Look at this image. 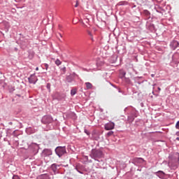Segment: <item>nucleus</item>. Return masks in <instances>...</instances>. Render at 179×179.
<instances>
[{"label": "nucleus", "mask_w": 179, "mask_h": 179, "mask_svg": "<svg viewBox=\"0 0 179 179\" xmlns=\"http://www.w3.org/2000/svg\"><path fill=\"white\" fill-rule=\"evenodd\" d=\"M104 157V154L103 153V151L100 149H93L91 151L90 157L92 159H94V160H96V162H100L99 159H101Z\"/></svg>", "instance_id": "nucleus-1"}, {"label": "nucleus", "mask_w": 179, "mask_h": 179, "mask_svg": "<svg viewBox=\"0 0 179 179\" xmlns=\"http://www.w3.org/2000/svg\"><path fill=\"white\" fill-rule=\"evenodd\" d=\"M55 152L59 157H62L66 153V148L65 146H58L55 148Z\"/></svg>", "instance_id": "nucleus-2"}, {"label": "nucleus", "mask_w": 179, "mask_h": 179, "mask_svg": "<svg viewBox=\"0 0 179 179\" xmlns=\"http://www.w3.org/2000/svg\"><path fill=\"white\" fill-rule=\"evenodd\" d=\"M146 29L151 31V33H155L156 31V27H155V24H153V21L150 20L146 22Z\"/></svg>", "instance_id": "nucleus-3"}, {"label": "nucleus", "mask_w": 179, "mask_h": 179, "mask_svg": "<svg viewBox=\"0 0 179 179\" xmlns=\"http://www.w3.org/2000/svg\"><path fill=\"white\" fill-rule=\"evenodd\" d=\"M64 120H76V114L73 112H69L64 113Z\"/></svg>", "instance_id": "nucleus-4"}, {"label": "nucleus", "mask_w": 179, "mask_h": 179, "mask_svg": "<svg viewBox=\"0 0 179 179\" xmlns=\"http://www.w3.org/2000/svg\"><path fill=\"white\" fill-rule=\"evenodd\" d=\"M42 124H51L52 122V117L50 115H44L41 119Z\"/></svg>", "instance_id": "nucleus-5"}, {"label": "nucleus", "mask_w": 179, "mask_h": 179, "mask_svg": "<svg viewBox=\"0 0 179 179\" xmlns=\"http://www.w3.org/2000/svg\"><path fill=\"white\" fill-rule=\"evenodd\" d=\"M145 162V159L142 157H134L131 159V163L135 166H138V164H142Z\"/></svg>", "instance_id": "nucleus-6"}, {"label": "nucleus", "mask_w": 179, "mask_h": 179, "mask_svg": "<svg viewBox=\"0 0 179 179\" xmlns=\"http://www.w3.org/2000/svg\"><path fill=\"white\" fill-rule=\"evenodd\" d=\"M29 83H31L32 85H36L37 83V81L38 79H37V76H36V74H31L30 76L28 78Z\"/></svg>", "instance_id": "nucleus-7"}, {"label": "nucleus", "mask_w": 179, "mask_h": 179, "mask_svg": "<svg viewBox=\"0 0 179 179\" xmlns=\"http://www.w3.org/2000/svg\"><path fill=\"white\" fill-rule=\"evenodd\" d=\"M169 160H173L175 163H179V152H175L172 155L168 157Z\"/></svg>", "instance_id": "nucleus-8"}, {"label": "nucleus", "mask_w": 179, "mask_h": 179, "mask_svg": "<svg viewBox=\"0 0 179 179\" xmlns=\"http://www.w3.org/2000/svg\"><path fill=\"white\" fill-rule=\"evenodd\" d=\"M155 10L160 14L159 16H163V15H166V10L159 6H155Z\"/></svg>", "instance_id": "nucleus-9"}, {"label": "nucleus", "mask_w": 179, "mask_h": 179, "mask_svg": "<svg viewBox=\"0 0 179 179\" xmlns=\"http://www.w3.org/2000/svg\"><path fill=\"white\" fill-rule=\"evenodd\" d=\"M115 127V124L113 122H108L104 125L106 131H111V129H114Z\"/></svg>", "instance_id": "nucleus-10"}, {"label": "nucleus", "mask_w": 179, "mask_h": 179, "mask_svg": "<svg viewBox=\"0 0 179 179\" xmlns=\"http://www.w3.org/2000/svg\"><path fill=\"white\" fill-rule=\"evenodd\" d=\"M178 45H179L178 41L173 40L170 43L169 47H170L171 50L174 51L175 50H177Z\"/></svg>", "instance_id": "nucleus-11"}, {"label": "nucleus", "mask_w": 179, "mask_h": 179, "mask_svg": "<svg viewBox=\"0 0 179 179\" xmlns=\"http://www.w3.org/2000/svg\"><path fill=\"white\" fill-rule=\"evenodd\" d=\"M59 166L60 165L57 164H52L50 166V169L52 170V171H53L54 174H58L59 171Z\"/></svg>", "instance_id": "nucleus-12"}, {"label": "nucleus", "mask_w": 179, "mask_h": 179, "mask_svg": "<svg viewBox=\"0 0 179 179\" xmlns=\"http://www.w3.org/2000/svg\"><path fill=\"white\" fill-rule=\"evenodd\" d=\"M143 15L145 17V19H147V20H153V18H152V15L150 14V12H149V10H144L143 12Z\"/></svg>", "instance_id": "nucleus-13"}, {"label": "nucleus", "mask_w": 179, "mask_h": 179, "mask_svg": "<svg viewBox=\"0 0 179 179\" xmlns=\"http://www.w3.org/2000/svg\"><path fill=\"white\" fill-rule=\"evenodd\" d=\"M30 148H31L34 153H38V149H40V147L38 145L37 143H33Z\"/></svg>", "instance_id": "nucleus-14"}, {"label": "nucleus", "mask_w": 179, "mask_h": 179, "mask_svg": "<svg viewBox=\"0 0 179 179\" xmlns=\"http://www.w3.org/2000/svg\"><path fill=\"white\" fill-rule=\"evenodd\" d=\"M42 153L43 156L47 157V156H51V155H52V150H51V149H44Z\"/></svg>", "instance_id": "nucleus-15"}, {"label": "nucleus", "mask_w": 179, "mask_h": 179, "mask_svg": "<svg viewBox=\"0 0 179 179\" xmlns=\"http://www.w3.org/2000/svg\"><path fill=\"white\" fill-rule=\"evenodd\" d=\"M155 176L159 177V178H164V173L162 171H158L155 172Z\"/></svg>", "instance_id": "nucleus-16"}, {"label": "nucleus", "mask_w": 179, "mask_h": 179, "mask_svg": "<svg viewBox=\"0 0 179 179\" xmlns=\"http://www.w3.org/2000/svg\"><path fill=\"white\" fill-rule=\"evenodd\" d=\"M38 179H51V177L50 176V175L45 173L39 176Z\"/></svg>", "instance_id": "nucleus-17"}, {"label": "nucleus", "mask_w": 179, "mask_h": 179, "mask_svg": "<svg viewBox=\"0 0 179 179\" xmlns=\"http://www.w3.org/2000/svg\"><path fill=\"white\" fill-rule=\"evenodd\" d=\"M66 79V81L68 82V83H72V82H73V80H74V78H73V77H72L71 74L67 76Z\"/></svg>", "instance_id": "nucleus-18"}, {"label": "nucleus", "mask_w": 179, "mask_h": 179, "mask_svg": "<svg viewBox=\"0 0 179 179\" xmlns=\"http://www.w3.org/2000/svg\"><path fill=\"white\" fill-rule=\"evenodd\" d=\"M126 5H128V1H120L117 3V6H125Z\"/></svg>", "instance_id": "nucleus-19"}, {"label": "nucleus", "mask_w": 179, "mask_h": 179, "mask_svg": "<svg viewBox=\"0 0 179 179\" xmlns=\"http://www.w3.org/2000/svg\"><path fill=\"white\" fill-rule=\"evenodd\" d=\"M28 58L29 59H31L32 58H34V52L31 50L28 51Z\"/></svg>", "instance_id": "nucleus-20"}, {"label": "nucleus", "mask_w": 179, "mask_h": 179, "mask_svg": "<svg viewBox=\"0 0 179 179\" xmlns=\"http://www.w3.org/2000/svg\"><path fill=\"white\" fill-rule=\"evenodd\" d=\"M124 81L127 85H130L131 86H132V81H131V79H129V78L124 77Z\"/></svg>", "instance_id": "nucleus-21"}, {"label": "nucleus", "mask_w": 179, "mask_h": 179, "mask_svg": "<svg viewBox=\"0 0 179 179\" xmlns=\"http://www.w3.org/2000/svg\"><path fill=\"white\" fill-rule=\"evenodd\" d=\"M130 115H131L134 118H136L138 115V111H136V110H133Z\"/></svg>", "instance_id": "nucleus-22"}, {"label": "nucleus", "mask_w": 179, "mask_h": 179, "mask_svg": "<svg viewBox=\"0 0 179 179\" xmlns=\"http://www.w3.org/2000/svg\"><path fill=\"white\" fill-rule=\"evenodd\" d=\"M85 86L87 87V90H90V89L93 87V85L90 82L85 83Z\"/></svg>", "instance_id": "nucleus-23"}, {"label": "nucleus", "mask_w": 179, "mask_h": 179, "mask_svg": "<svg viewBox=\"0 0 179 179\" xmlns=\"http://www.w3.org/2000/svg\"><path fill=\"white\" fill-rule=\"evenodd\" d=\"M135 120V117L132 116L131 114L127 117L128 122H134V120Z\"/></svg>", "instance_id": "nucleus-24"}, {"label": "nucleus", "mask_w": 179, "mask_h": 179, "mask_svg": "<svg viewBox=\"0 0 179 179\" xmlns=\"http://www.w3.org/2000/svg\"><path fill=\"white\" fill-rule=\"evenodd\" d=\"M176 57H177L176 54L173 55L172 56V61H173V62H174V64H179V61L176 59Z\"/></svg>", "instance_id": "nucleus-25"}, {"label": "nucleus", "mask_w": 179, "mask_h": 179, "mask_svg": "<svg viewBox=\"0 0 179 179\" xmlns=\"http://www.w3.org/2000/svg\"><path fill=\"white\" fill-rule=\"evenodd\" d=\"M27 134H34V130H33L31 127L27 129Z\"/></svg>", "instance_id": "nucleus-26"}, {"label": "nucleus", "mask_w": 179, "mask_h": 179, "mask_svg": "<svg viewBox=\"0 0 179 179\" xmlns=\"http://www.w3.org/2000/svg\"><path fill=\"white\" fill-rule=\"evenodd\" d=\"M46 88L48 89L49 93L51 92V83H47Z\"/></svg>", "instance_id": "nucleus-27"}, {"label": "nucleus", "mask_w": 179, "mask_h": 179, "mask_svg": "<svg viewBox=\"0 0 179 179\" xmlns=\"http://www.w3.org/2000/svg\"><path fill=\"white\" fill-rule=\"evenodd\" d=\"M113 135H114V131H109L107 134L106 136H113Z\"/></svg>", "instance_id": "nucleus-28"}, {"label": "nucleus", "mask_w": 179, "mask_h": 179, "mask_svg": "<svg viewBox=\"0 0 179 179\" xmlns=\"http://www.w3.org/2000/svg\"><path fill=\"white\" fill-rule=\"evenodd\" d=\"M55 64L57 65V66H59V65H61V64H62V62H61V60H59V59H57L55 61Z\"/></svg>", "instance_id": "nucleus-29"}, {"label": "nucleus", "mask_w": 179, "mask_h": 179, "mask_svg": "<svg viewBox=\"0 0 179 179\" xmlns=\"http://www.w3.org/2000/svg\"><path fill=\"white\" fill-rule=\"evenodd\" d=\"M73 78L75 79V78H79V76L76 74V73L73 72V73L71 74Z\"/></svg>", "instance_id": "nucleus-30"}, {"label": "nucleus", "mask_w": 179, "mask_h": 179, "mask_svg": "<svg viewBox=\"0 0 179 179\" xmlns=\"http://www.w3.org/2000/svg\"><path fill=\"white\" fill-rule=\"evenodd\" d=\"M71 96H75V94H76V90H71Z\"/></svg>", "instance_id": "nucleus-31"}, {"label": "nucleus", "mask_w": 179, "mask_h": 179, "mask_svg": "<svg viewBox=\"0 0 179 179\" xmlns=\"http://www.w3.org/2000/svg\"><path fill=\"white\" fill-rule=\"evenodd\" d=\"M43 66H44V68H45V69L46 70V71H48V64H47V63H45L44 64H43Z\"/></svg>", "instance_id": "nucleus-32"}, {"label": "nucleus", "mask_w": 179, "mask_h": 179, "mask_svg": "<svg viewBox=\"0 0 179 179\" xmlns=\"http://www.w3.org/2000/svg\"><path fill=\"white\" fill-rule=\"evenodd\" d=\"M84 132L85 134H86V135H87L89 136V135H90V132L89 131H87V129H84Z\"/></svg>", "instance_id": "nucleus-33"}, {"label": "nucleus", "mask_w": 179, "mask_h": 179, "mask_svg": "<svg viewBox=\"0 0 179 179\" xmlns=\"http://www.w3.org/2000/svg\"><path fill=\"white\" fill-rule=\"evenodd\" d=\"M12 179H20V177L17 175H13Z\"/></svg>", "instance_id": "nucleus-34"}, {"label": "nucleus", "mask_w": 179, "mask_h": 179, "mask_svg": "<svg viewBox=\"0 0 179 179\" xmlns=\"http://www.w3.org/2000/svg\"><path fill=\"white\" fill-rule=\"evenodd\" d=\"M9 92L10 93H12L13 92H15V87H11L9 88Z\"/></svg>", "instance_id": "nucleus-35"}, {"label": "nucleus", "mask_w": 179, "mask_h": 179, "mask_svg": "<svg viewBox=\"0 0 179 179\" xmlns=\"http://www.w3.org/2000/svg\"><path fill=\"white\" fill-rule=\"evenodd\" d=\"M75 169L76 170V171H78V173H80V174H83V172L80 171L79 169H78V167H76Z\"/></svg>", "instance_id": "nucleus-36"}, {"label": "nucleus", "mask_w": 179, "mask_h": 179, "mask_svg": "<svg viewBox=\"0 0 179 179\" xmlns=\"http://www.w3.org/2000/svg\"><path fill=\"white\" fill-rule=\"evenodd\" d=\"M61 71H62V72H64V73L66 72V67L62 68Z\"/></svg>", "instance_id": "nucleus-37"}, {"label": "nucleus", "mask_w": 179, "mask_h": 179, "mask_svg": "<svg viewBox=\"0 0 179 179\" xmlns=\"http://www.w3.org/2000/svg\"><path fill=\"white\" fill-rule=\"evenodd\" d=\"M122 78H125V76L127 75V73L125 71L122 72Z\"/></svg>", "instance_id": "nucleus-38"}, {"label": "nucleus", "mask_w": 179, "mask_h": 179, "mask_svg": "<svg viewBox=\"0 0 179 179\" xmlns=\"http://www.w3.org/2000/svg\"><path fill=\"white\" fill-rule=\"evenodd\" d=\"M176 129H179V121H178V122H176Z\"/></svg>", "instance_id": "nucleus-39"}, {"label": "nucleus", "mask_w": 179, "mask_h": 179, "mask_svg": "<svg viewBox=\"0 0 179 179\" xmlns=\"http://www.w3.org/2000/svg\"><path fill=\"white\" fill-rule=\"evenodd\" d=\"M118 92L125 95V92H124L122 90H120V89H118Z\"/></svg>", "instance_id": "nucleus-40"}, {"label": "nucleus", "mask_w": 179, "mask_h": 179, "mask_svg": "<svg viewBox=\"0 0 179 179\" xmlns=\"http://www.w3.org/2000/svg\"><path fill=\"white\" fill-rule=\"evenodd\" d=\"M134 8H136V5L133 4V5L131 6V9H134Z\"/></svg>", "instance_id": "nucleus-41"}, {"label": "nucleus", "mask_w": 179, "mask_h": 179, "mask_svg": "<svg viewBox=\"0 0 179 179\" xmlns=\"http://www.w3.org/2000/svg\"><path fill=\"white\" fill-rule=\"evenodd\" d=\"M176 136H179V131H177V132L176 133Z\"/></svg>", "instance_id": "nucleus-42"}, {"label": "nucleus", "mask_w": 179, "mask_h": 179, "mask_svg": "<svg viewBox=\"0 0 179 179\" xmlns=\"http://www.w3.org/2000/svg\"><path fill=\"white\" fill-rule=\"evenodd\" d=\"M78 5L79 4L78 3H76V5H75V8H78Z\"/></svg>", "instance_id": "nucleus-43"}, {"label": "nucleus", "mask_w": 179, "mask_h": 179, "mask_svg": "<svg viewBox=\"0 0 179 179\" xmlns=\"http://www.w3.org/2000/svg\"><path fill=\"white\" fill-rule=\"evenodd\" d=\"M17 50H18L17 48H14V51L17 52Z\"/></svg>", "instance_id": "nucleus-44"}, {"label": "nucleus", "mask_w": 179, "mask_h": 179, "mask_svg": "<svg viewBox=\"0 0 179 179\" xmlns=\"http://www.w3.org/2000/svg\"><path fill=\"white\" fill-rule=\"evenodd\" d=\"M15 131L13 132V136H15V137H16L17 136H16V134H15Z\"/></svg>", "instance_id": "nucleus-45"}, {"label": "nucleus", "mask_w": 179, "mask_h": 179, "mask_svg": "<svg viewBox=\"0 0 179 179\" xmlns=\"http://www.w3.org/2000/svg\"><path fill=\"white\" fill-rule=\"evenodd\" d=\"M59 36L61 37V38H62V34H61V33H59Z\"/></svg>", "instance_id": "nucleus-46"}, {"label": "nucleus", "mask_w": 179, "mask_h": 179, "mask_svg": "<svg viewBox=\"0 0 179 179\" xmlns=\"http://www.w3.org/2000/svg\"><path fill=\"white\" fill-rule=\"evenodd\" d=\"M16 96H17V97H22V95H20L19 94H16Z\"/></svg>", "instance_id": "nucleus-47"}, {"label": "nucleus", "mask_w": 179, "mask_h": 179, "mask_svg": "<svg viewBox=\"0 0 179 179\" xmlns=\"http://www.w3.org/2000/svg\"><path fill=\"white\" fill-rule=\"evenodd\" d=\"M59 29L61 30V29H62V25H59Z\"/></svg>", "instance_id": "nucleus-48"}, {"label": "nucleus", "mask_w": 179, "mask_h": 179, "mask_svg": "<svg viewBox=\"0 0 179 179\" xmlns=\"http://www.w3.org/2000/svg\"><path fill=\"white\" fill-rule=\"evenodd\" d=\"M157 90H159V92H160V90H162V89L160 88V87H157Z\"/></svg>", "instance_id": "nucleus-49"}, {"label": "nucleus", "mask_w": 179, "mask_h": 179, "mask_svg": "<svg viewBox=\"0 0 179 179\" xmlns=\"http://www.w3.org/2000/svg\"><path fill=\"white\" fill-rule=\"evenodd\" d=\"M99 139H100V137H97L95 138L96 141H99Z\"/></svg>", "instance_id": "nucleus-50"}, {"label": "nucleus", "mask_w": 179, "mask_h": 179, "mask_svg": "<svg viewBox=\"0 0 179 179\" xmlns=\"http://www.w3.org/2000/svg\"><path fill=\"white\" fill-rule=\"evenodd\" d=\"M89 36H92V33L91 32H88Z\"/></svg>", "instance_id": "nucleus-51"}, {"label": "nucleus", "mask_w": 179, "mask_h": 179, "mask_svg": "<svg viewBox=\"0 0 179 179\" xmlns=\"http://www.w3.org/2000/svg\"><path fill=\"white\" fill-rule=\"evenodd\" d=\"M0 138H2V133L0 132Z\"/></svg>", "instance_id": "nucleus-52"}, {"label": "nucleus", "mask_w": 179, "mask_h": 179, "mask_svg": "<svg viewBox=\"0 0 179 179\" xmlns=\"http://www.w3.org/2000/svg\"><path fill=\"white\" fill-rule=\"evenodd\" d=\"M152 78H155V74L151 75Z\"/></svg>", "instance_id": "nucleus-53"}, {"label": "nucleus", "mask_w": 179, "mask_h": 179, "mask_svg": "<svg viewBox=\"0 0 179 179\" xmlns=\"http://www.w3.org/2000/svg\"><path fill=\"white\" fill-rule=\"evenodd\" d=\"M128 110V108H125L124 111H127Z\"/></svg>", "instance_id": "nucleus-54"}, {"label": "nucleus", "mask_w": 179, "mask_h": 179, "mask_svg": "<svg viewBox=\"0 0 179 179\" xmlns=\"http://www.w3.org/2000/svg\"><path fill=\"white\" fill-rule=\"evenodd\" d=\"M8 145H10V141H8Z\"/></svg>", "instance_id": "nucleus-55"}, {"label": "nucleus", "mask_w": 179, "mask_h": 179, "mask_svg": "<svg viewBox=\"0 0 179 179\" xmlns=\"http://www.w3.org/2000/svg\"><path fill=\"white\" fill-rule=\"evenodd\" d=\"M85 159L87 160V159H89V157L86 156Z\"/></svg>", "instance_id": "nucleus-56"}, {"label": "nucleus", "mask_w": 179, "mask_h": 179, "mask_svg": "<svg viewBox=\"0 0 179 179\" xmlns=\"http://www.w3.org/2000/svg\"><path fill=\"white\" fill-rule=\"evenodd\" d=\"M36 71H38V67H36Z\"/></svg>", "instance_id": "nucleus-57"}, {"label": "nucleus", "mask_w": 179, "mask_h": 179, "mask_svg": "<svg viewBox=\"0 0 179 179\" xmlns=\"http://www.w3.org/2000/svg\"><path fill=\"white\" fill-rule=\"evenodd\" d=\"M176 141H179V137H177V138H176Z\"/></svg>", "instance_id": "nucleus-58"}, {"label": "nucleus", "mask_w": 179, "mask_h": 179, "mask_svg": "<svg viewBox=\"0 0 179 179\" xmlns=\"http://www.w3.org/2000/svg\"><path fill=\"white\" fill-rule=\"evenodd\" d=\"M9 124H10V125H12V122H9Z\"/></svg>", "instance_id": "nucleus-59"}]
</instances>
